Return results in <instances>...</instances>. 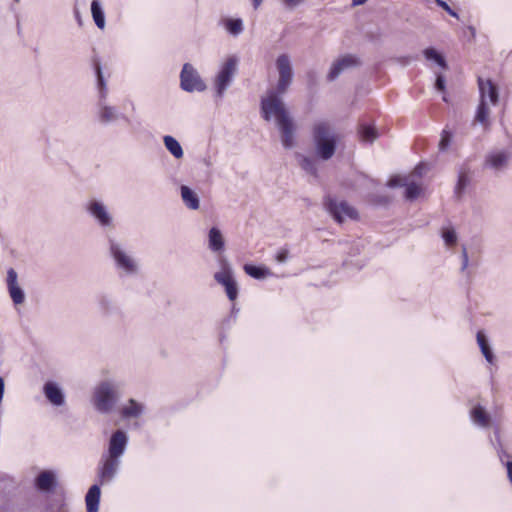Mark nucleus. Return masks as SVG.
<instances>
[{
	"label": "nucleus",
	"instance_id": "nucleus-1",
	"mask_svg": "<svg viewBox=\"0 0 512 512\" xmlns=\"http://www.w3.org/2000/svg\"><path fill=\"white\" fill-rule=\"evenodd\" d=\"M121 395V383L113 379H105L95 386L91 401L98 413L110 414Z\"/></svg>",
	"mask_w": 512,
	"mask_h": 512
},
{
	"label": "nucleus",
	"instance_id": "nucleus-2",
	"mask_svg": "<svg viewBox=\"0 0 512 512\" xmlns=\"http://www.w3.org/2000/svg\"><path fill=\"white\" fill-rule=\"evenodd\" d=\"M95 73L97 77V88L99 94V101L97 104V119L102 125H109L117 122L118 120H124L129 122V118L119 110L106 103L108 96L107 83L104 79L100 63L95 64Z\"/></svg>",
	"mask_w": 512,
	"mask_h": 512
},
{
	"label": "nucleus",
	"instance_id": "nucleus-3",
	"mask_svg": "<svg viewBox=\"0 0 512 512\" xmlns=\"http://www.w3.org/2000/svg\"><path fill=\"white\" fill-rule=\"evenodd\" d=\"M313 143L318 157L327 161L333 157L337 147V139L330 123L319 121L312 128Z\"/></svg>",
	"mask_w": 512,
	"mask_h": 512
},
{
	"label": "nucleus",
	"instance_id": "nucleus-4",
	"mask_svg": "<svg viewBox=\"0 0 512 512\" xmlns=\"http://www.w3.org/2000/svg\"><path fill=\"white\" fill-rule=\"evenodd\" d=\"M279 95L277 90L270 91L267 97L261 99V115L263 119L270 121L272 118H275L276 125L291 118Z\"/></svg>",
	"mask_w": 512,
	"mask_h": 512
},
{
	"label": "nucleus",
	"instance_id": "nucleus-5",
	"mask_svg": "<svg viewBox=\"0 0 512 512\" xmlns=\"http://www.w3.org/2000/svg\"><path fill=\"white\" fill-rule=\"evenodd\" d=\"M239 58L236 55L229 56L220 66V69L214 79L215 96L222 99L226 90L233 82L237 72Z\"/></svg>",
	"mask_w": 512,
	"mask_h": 512
},
{
	"label": "nucleus",
	"instance_id": "nucleus-6",
	"mask_svg": "<svg viewBox=\"0 0 512 512\" xmlns=\"http://www.w3.org/2000/svg\"><path fill=\"white\" fill-rule=\"evenodd\" d=\"M109 252L117 269L126 275H134L138 272V264L125 246L113 238L108 239Z\"/></svg>",
	"mask_w": 512,
	"mask_h": 512
},
{
	"label": "nucleus",
	"instance_id": "nucleus-7",
	"mask_svg": "<svg viewBox=\"0 0 512 512\" xmlns=\"http://www.w3.org/2000/svg\"><path fill=\"white\" fill-rule=\"evenodd\" d=\"M512 161V150L508 148H494L485 155L483 168L492 171L495 175L505 172Z\"/></svg>",
	"mask_w": 512,
	"mask_h": 512
},
{
	"label": "nucleus",
	"instance_id": "nucleus-8",
	"mask_svg": "<svg viewBox=\"0 0 512 512\" xmlns=\"http://www.w3.org/2000/svg\"><path fill=\"white\" fill-rule=\"evenodd\" d=\"M324 207L333 219L342 223L345 219H357V210L344 200H337L331 196H327L324 201Z\"/></svg>",
	"mask_w": 512,
	"mask_h": 512
},
{
	"label": "nucleus",
	"instance_id": "nucleus-9",
	"mask_svg": "<svg viewBox=\"0 0 512 512\" xmlns=\"http://www.w3.org/2000/svg\"><path fill=\"white\" fill-rule=\"evenodd\" d=\"M275 65L279 75L276 90L279 94H284L292 84L294 77L290 56L286 53L280 54L276 58Z\"/></svg>",
	"mask_w": 512,
	"mask_h": 512
},
{
	"label": "nucleus",
	"instance_id": "nucleus-10",
	"mask_svg": "<svg viewBox=\"0 0 512 512\" xmlns=\"http://www.w3.org/2000/svg\"><path fill=\"white\" fill-rule=\"evenodd\" d=\"M180 87L185 92H203L207 85L198 71L190 63H185L180 73Z\"/></svg>",
	"mask_w": 512,
	"mask_h": 512
},
{
	"label": "nucleus",
	"instance_id": "nucleus-11",
	"mask_svg": "<svg viewBox=\"0 0 512 512\" xmlns=\"http://www.w3.org/2000/svg\"><path fill=\"white\" fill-rule=\"evenodd\" d=\"M120 464L121 460H116L105 455L102 456L97 467V477L100 485L111 483L114 480Z\"/></svg>",
	"mask_w": 512,
	"mask_h": 512
},
{
	"label": "nucleus",
	"instance_id": "nucleus-12",
	"mask_svg": "<svg viewBox=\"0 0 512 512\" xmlns=\"http://www.w3.org/2000/svg\"><path fill=\"white\" fill-rule=\"evenodd\" d=\"M86 210L102 228H112L114 226L112 215L101 201L96 199L90 200L87 203Z\"/></svg>",
	"mask_w": 512,
	"mask_h": 512
},
{
	"label": "nucleus",
	"instance_id": "nucleus-13",
	"mask_svg": "<svg viewBox=\"0 0 512 512\" xmlns=\"http://www.w3.org/2000/svg\"><path fill=\"white\" fill-rule=\"evenodd\" d=\"M360 65V59L353 54H346L335 60L327 74L329 81L336 80L344 71Z\"/></svg>",
	"mask_w": 512,
	"mask_h": 512
},
{
	"label": "nucleus",
	"instance_id": "nucleus-14",
	"mask_svg": "<svg viewBox=\"0 0 512 512\" xmlns=\"http://www.w3.org/2000/svg\"><path fill=\"white\" fill-rule=\"evenodd\" d=\"M128 445V436L123 430H116L112 433L109 444L107 457L121 460V457L126 451Z\"/></svg>",
	"mask_w": 512,
	"mask_h": 512
},
{
	"label": "nucleus",
	"instance_id": "nucleus-15",
	"mask_svg": "<svg viewBox=\"0 0 512 512\" xmlns=\"http://www.w3.org/2000/svg\"><path fill=\"white\" fill-rule=\"evenodd\" d=\"M214 279L217 283L224 286L229 300L234 301L237 298L238 286L235 279L233 278L232 271L228 266L224 267L222 271L216 272L214 274Z\"/></svg>",
	"mask_w": 512,
	"mask_h": 512
},
{
	"label": "nucleus",
	"instance_id": "nucleus-16",
	"mask_svg": "<svg viewBox=\"0 0 512 512\" xmlns=\"http://www.w3.org/2000/svg\"><path fill=\"white\" fill-rule=\"evenodd\" d=\"M480 100L487 102V99L492 105H497L499 102V88L491 79H477Z\"/></svg>",
	"mask_w": 512,
	"mask_h": 512
},
{
	"label": "nucleus",
	"instance_id": "nucleus-17",
	"mask_svg": "<svg viewBox=\"0 0 512 512\" xmlns=\"http://www.w3.org/2000/svg\"><path fill=\"white\" fill-rule=\"evenodd\" d=\"M17 272L10 268L7 272V288L9 295L15 305H20L25 300L23 289L18 285Z\"/></svg>",
	"mask_w": 512,
	"mask_h": 512
},
{
	"label": "nucleus",
	"instance_id": "nucleus-18",
	"mask_svg": "<svg viewBox=\"0 0 512 512\" xmlns=\"http://www.w3.org/2000/svg\"><path fill=\"white\" fill-rule=\"evenodd\" d=\"M281 134V143L285 149H292L295 146V126L292 118L277 125Z\"/></svg>",
	"mask_w": 512,
	"mask_h": 512
},
{
	"label": "nucleus",
	"instance_id": "nucleus-19",
	"mask_svg": "<svg viewBox=\"0 0 512 512\" xmlns=\"http://www.w3.org/2000/svg\"><path fill=\"white\" fill-rule=\"evenodd\" d=\"M43 392L51 404L55 406H62L65 403L64 393L55 382H46L43 387Z\"/></svg>",
	"mask_w": 512,
	"mask_h": 512
},
{
	"label": "nucleus",
	"instance_id": "nucleus-20",
	"mask_svg": "<svg viewBox=\"0 0 512 512\" xmlns=\"http://www.w3.org/2000/svg\"><path fill=\"white\" fill-rule=\"evenodd\" d=\"M56 485V477L52 471H42L35 479V486L41 492H52Z\"/></svg>",
	"mask_w": 512,
	"mask_h": 512
},
{
	"label": "nucleus",
	"instance_id": "nucleus-21",
	"mask_svg": "<svg viewBox=\"0 0 512 512\" xmlns=\"http://www.w3.org/2000/svg\"><path fill=\"white\" fill-rule=\"evenodd\" d=\"M225 241L222 232L217 227H212L208 233V247L212 252L218 253L224 250Z\"/></svg>",
	"mask_w": 512,
	"mask_h": 512
},
{
	"label": "nucleus",
	"instance_id": "nucleus-22",
	"mask_svg": "<svg viewBox=\"0 0 512 512\" xmlns=\"http://www.w3.org/2000/svg\"><path fill=\"white\" fill-rule=\"evenodd\" d=\"M100 486L98 484L92 485L85 496L87 512H98L100 502Z\"/></svg>",
	"mask_w": 512,
	"mask_h": 512
},
{
	"label": "nucleus",
	"instance_id": "nucleus-23",
	"mask_svg": "<svg viewBox=\"0 0 512 512\" xmlns=\"http://www.w3.org/2000/svg\"><path fill=\"white\" fill-rule=\"evenodd\" d=\"M181 191V198L184 203V205L191 209V210H197L200 207V199L195 191H193L190 187L186 185H182L180 187Z\"/></svg>",
	"mask_w": 512,
	"mask_h": 512
},
{
	"label": "nucleus",
	"instance_id": "nucleus-24",
	"mask_svg": "<svg viewBox=\"0 0 512 512\" xmlns=\"http://www.w3.org/2000/svg\"><path fill=\"white\" fill-rule=\"evenodd\" d=\"M476 338H477V343L479 345L481 353L485 357L486 361L489 364H494L495 356H494V353L492 351V348L489 345V342H488V339H487L486 335L482 331H478Z\"/></svg>",
	"mask_w": 512,
	"mask_h": 512
},
{
	"label": "nucleus",
	"instance_id": "nucleus-25",
	"mask_svg": "<svg viewBox=\"0 0 512 512\" xmlns=\"http://www.w3.org/2000/svg\"><path fill=\"white\" fill-rule=\"evenodd\" d=\"M99 310L104 316H112L118 313V307L113 299L107 295L98 298Z\"/></svg>",
	"mask_w": 512,
	"mask_h": 512
},
{
	"label": "nucleus",
	"instance_id": "nucleus-26",
	"mask_svg": "<svg viewBox=\"0 0 512 512\" xmlns=\"http://www.w3.org/2000/svg\"><path fill=\"white\" fill-rule=\"evenodd\" d=\"M244 271L250 277L258 280L264 279L272 275V272L269 268L253 264H245Z\"/></svg>",
	"mask_w": 512,
	"mask_h": 512
},
{
	"label": "nucleus",
	"instance_id": "nucleus-27",
	"mask_svg": "<svg viewBox=\"0 0 512 512\" xmlns=\"http://www.w3.org/2000/svg\"><path fill=\"white\" fill-rule=\"evenodd\" d=\"M163 142L166 149L173 155L176 159H180L183 157V149L180 143L176 138L170 135H166L163 137Z\"/></svg>",
	"mask_w": 512,
	"mask_h": 512
},
{
	"label": "nucleus",
	"instance_id": "nucleus-28",
	"mask_svg": "<svg viewBox=\"0 0 512 512\" xmlns=\"http://www.w3.org/2000/svg\"><path fill=\"white\" fill-rule=\"evenodd\" d=\"M142 413L143 406L134 399H130L128 405L121 410V415L124 418H138Z\"/></svg>",
	"mask_w": 512,
	"mask_h": 512
},
{
	"label": "nucleus",
	"instance_id": "nucleus-29",
	"mask_svg": "<svg viewBox=\"0 0 512 512\" xmlns=\"http://www.w3.org/2000/svg\"><path fill=\"white\" fill-rule=\"evenodd\" d=\"M223 24L227 32L234 37L240 35L244 30L243 21L240 18H226L223 20Z\"/></svg>",
	"mask_w": 512,
	"mask_h": 512
},
{
	"label": "nucleus",
	"instance_id": "nucleus-30",
	"mask_svg": "<svg viewBox=\"0 0 512 512\" xmlns=\"http://www.w3.org/2000/svg\"><path fill=\"white\" fill-rule=\"evenodd\" d=\"M489 115L490 109L487 105V102L482 100L479 101L474 121L480 123L484 127L489 126Z\"/></svg>",
	"mask_w": 512,
	"mask_h": 512
},
{
	"label": "nucleus",
	"instance_id": "nucleus-31",
	"mask_svg": "<svg viewBox=\"0 0 512 512\" xmlns=\"http://www.w3.org/2000/svg\"><path fill=\"white\" fill-rule=\"evenodd\" d=\"M473 421L481 427H488L490 424V416L486 413L485 409L478 405L471 411Z\"/></svg>",
	"mask_w": 512,
	"mask_h": 512
},
{
	"label": "nucleus",
	"instance_id": "nucleus-32",
	"mask_svg": "<svg viewBox=\"0 0 512 512\" xmlns=\"http://www.w3.org/2000/svg\"><path fill=\"white\" fill-rule=\"evenodd\" d=\"M91 14L96 26L99 29H103L105 27V15L102 6L98 0L92 1Z\"/></svg>",
	"mask_w": 512,
	"mask_h": 512
},
{
	"label": "nucleus",
	"instance_id": "nucleus-33",
	"mask_svg": "<svg viewBox=\"0 0 512 512\" xmlns=\"http://www.w3.org/2000/svg\"><path fill=\"white\" fill-rule=\"evenodd\" d=\"M300 167L308 174L317 175L316 162L313 158L298 154Z\"/></svg>",
	"mask_w": 512,
	"mask_h": 512
},
{
	"label": "nucleus",
	"instance_id": "nucleus-34",
	"mask_svg": "<svg viewBox=\"0 0 512 512\" xmlns=\"http://www.w3.org/2000/svg\"><path fill=\"white\" fill-rule=\"evenodd\" d=\"M423 54L427 60L435 61L440 67L447 68L444 57L434 48H426Z\"/></svg>",
	"mask_w": 512,
	"mask_h": 512
},
{
	"label": "nucleus",
	"instance_id": "nucleus-35",
	"mask_svg": "<svg viewBox=\"0 0 512 512\" xmlns=\"http://www.w3.org/2000/svg\"><path fill=\"white\" fill-rule=\"evenodd\" d=\"M470 183V178L468 174L465 171H460L458 175V180L455 186V195L457 198H460L462 194L464 193L466 187Z\"/></svg>",
	"mask_w": 512,
	"mask_h": 512
},
{
	"label": "nucleus",
	"instance_id": "nucleus-36",
	"mask_svg": "<svg viewBox=\"0 0 512 512\" xmlns=\"http://www.w3.org/2000/svg\"><path fill=\"white\" fill-rule=\"evenodd\" d=\"M359 133L366 142H373L378 136L376 129L368 125H361Z\"/></svg>",
	"mask_w": 512,
	"mask_h": 512
},
{
	"label": "nucleus",
	"instance_id": "nucleus-37",
	"mask_svg": "<svg viewBox=\"0 0 512 512\" xmlns=\"http://www.w3.org/2000/svg\"><path fill=\"white\" fill-rule=\"evenodd\" d=\"M421 193V188L418 184L414 182H407L405 186V198L407 200H414L416 199Z\"/></svg>",
	"mask_w": 512,
	"mask_h": 512
},
{
	"label": "nucleus",
	"instance_id": "nucleus-38",
	"mask_svg": "<svg viewBox=\"0 0 512 512\" xmlns=\"http://www.w3.org/2000/svg\"><path fill=\"white\" fill-rule=\"evenodd\" d=\"M452 137H453V135L449 130L444 129L442 131L441 138H440L439 145H438L440 151L443 152L449 148V146L452 142Z\"/></svg>",
	"mask_w": 512,
	"mask_h": 512
},
{
	"label": "nucleus",
	"instance_id": "nucleus-39",
	"mask_svg": "<svg viewBox=\"0 0 512 512\" xmlns=\"http://www.w3.org/2000/svg\"><path fill=\"white\" fill-rule=\"evenodd\" d=\"M442 238L447 246H454L457 242V234L453 228H445Z\"/></svg>",
	"mask_w": 512,
	"mask_h": 512
},
{
	"label": "nucleus",
	"instance_id": "nucleus-40",
	"mask_svg": "<svg viewBox=\"0 0 512 512\" xmlns=\"http://www.w3.org/2000/svg\"><path fill=\"white\" fill-rule=\"evenodd\" d=\"M408 182L406 176L394 175L387 182V186L390 188L405 187Z\"/></svg>",
	"mask_w": 512,
	"mask_h": 512
},
{
	"label": "nucleus",
	"instance_id": "nucleus-41",
	"mask_svg": "<svg viewBox=\"0 0 512 512\" xmlns=\"http://www.w3.org/2000/svg\"><path fill=\"white\" fill-rule=\"evenodd\" d=\"M435 3L437 6L441 7L442 9H444L449 15H451L452 17H455V18H458L459 15L458 13L453 10L448 4L447 2H445L444 0H435Z\"/></svg>",
	"mask_w": 512,
	"mask_h": 512
},
{
	"label": "nucleus",
	"instance_id": "nucleus-42",
	"mask_svg": "<svg viewBox=\"0 0 512 512\" xmlns=\"http://www.w3.org/2000/svg\"><path fill=\"white\" fill-rule=\"evenodd\" d=\"M288 257H289V251L285 248H282L277 252V254L275 256V260L278 263H285L288 260Z\"/></svg>",
	"mask_w": 512,
	"mask_h": 512
},
{
	"label": "nucleus",
	"instance_id": "nucleus-43",
	"mask_svg": "<svg viewBox=\"0 0 512 512\" xmlns=\"http://www.w3.org/2000/svg\"><path fill=\"white\" fill-rule=\"evenodd\" d=\"M446 87V81L442 74L436 76L435 88L439 91H444Z\"/></svg>",
	"mask_w": 512,
	"mask_h": 512
},
{
	"label": "nucleus",
	"instance_id": "nucleus-44",
	"mask_svg": "<svg viewBox=\"0 0 512 512\" xmlns=\"http://www.w3.org/2000/svg\"><path fill=\"white\" fill-rule=\"evenodd\" d=\"M461 260H462L461 272H464L467 269L468 264H469V258H468V254H467V250H466L465 246H463V248H462Z\"/></svg>",
	"mask_w": 512,
	"mask_h": 512
},
{
	"label": "nucleus",
	"instance_id": "nucleus-45",
	"mask_svg": "<svg viewBox=\"0 0 512 512\" xmlns=\"http://www.w3.org/2000/svg\"><path fill=\"white\" fill-rule=\"evenodd\" d=\"M424 172H425V165L418 164L413 170V175L421 177Z\"/></svg>",
	"mask_w": 512,
	"mask_h": 512
},
{
	"label": "nucleus",
	"instance_id": "nucleus-46",
	"mask_svg": "<svg viewBox=\"0 0 512 512\" xmlns=\"http://www.w3.org/2000/svg\"><path fill=\"white\" fill-rule=\"evenodd\" d=\"M506 468H507L508 479L512 484V461L506 462Z\"/></svg>",
	"mask_w": 512,
	"mask_h": 512
},
{
	"label": "nucleus",
	"instance_id": "nucleus-47",
	"mask_svg": "<svg viewBox=\"0 0 512 512\" xmlns=\"http://www.w3.org/2000/svg\"><path fill=\"white\" fill-rule=\"evenodd\" d=\"M301 0H284V3L288 7H295L299 5Z\"/></svg>",
	"mask_w": 512,
	"mask_h": 512
},
{
	"label": "nucleus",
	"instance_id": "nucleus-48",
	"mask_svg": "<svg viewBox=\"0 0 512 512\" xmlns=\"http://www.w3.org/2000/svg\"><path fill=\"white\" fill-rule=\"evenodd\" d=\"M4 380L2 377H0V402L2 401L3 399V395H4Z\"/></svg>",
	"mask_w": 512,
	"mask_h": 512
},
{
	"label": "nucleus",
	"instance_id": "nucleus-49",
	"mask_svg": "<svg viewBox=\"0 0 512 512\" xmlns=\"http://www.w3.org/2000/svg\"><path fill=\"white\" fill-rule=\"evenodd\" d=\"M367 0H352L353 6L363 5Z\"/></svg>",
	"mask_w": 512,
	"mask_h": 512
},
{
	"label": "nucleus",
	"instance_id": "nucleus-50",
	"mask_svg": "<svg viewBox=\"0 0 512 512\" xmlns=\"http://www.w3.org/2000/svg\"><path fill=\"white\" fill-rule=\"evenodd\" d=\"M262 1L263 0H252L253 7L257 9L261 5Z\"/></svg>",
	"mask_w": 512,
	"mask_h": 512
},
{
	"label": "nucleus",
	"instance_id": "nucleus-51",
	"mask_svg": "<svg viewBox=\"0 0 512 512\" xmlns=\"http://www.w3.org/2000/svg\"><path fill=\"white\" fill-rule=\"evenodd\" d=\"M75 16H76L78 24L82 25L81 17H80V14H79V12L77 10L75 11Z\"/></svg>",
	"mask_w": 512,
	"mask_h": 512
},
{
	"label": "nucleus",
	"instance_id": "nucleus-52",
	"mask_svg": "<svg viewBox=\"0 0 512 512\" xmlns=\"http://www.w3.org/2000/svg\"><path fill=\"white\" fill-rule=\"evenodd\" d=\"M443 101H445V102H447V101H448V99H447V97H446V96H443Z\"/></svg>",
	"mask_w": 512,
	"mask_h": 512
},
{
	"label": "nucleus",
	"instance_id": "nucleus-53",
	"mask_svg": "<svg viewBox=\"0 0 512 512\" xmlns=\"http://www.w3.org/2000/svg\"><path fill=\"white\" fill-rule=\"evenodd\" d=\"M19 0H15V2H18Z\"/></svg>",
	"mask_w": 512,
	"mask_h": 512
}]
</instances>
